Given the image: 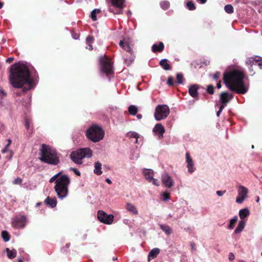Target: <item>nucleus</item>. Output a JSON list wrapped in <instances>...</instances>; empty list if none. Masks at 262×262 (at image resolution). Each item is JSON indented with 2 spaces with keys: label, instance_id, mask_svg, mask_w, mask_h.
Wrapping results in <instances>:
<instances>
[{
  "label": "nucleus",
  "instance_id": "1",
  "mask_svg": "<svg viewBox=\"0 0 262 262\" xmlns=\"http://www.w3.org/2000/svg\"><path fill=\"white\" fill-rule=\"evenodd\" d=\"M9 80L12 85L15 88H20L25 84H27L29 88L24 89L26 91L32 89L35 81L30 77L28 67L24 63H17L11 67Z\"/></svg>",
  "mask_w": 262,
  "mask_h": 262
},
{
  "label": "nucleus",
  "instance_id": "2",
  "mask_svg": "<svg viewBox=\"0 0 262 262\" xmlns=\"http://www.w3.org/2000/svg\"><path fill=\"white\" fill-rule=\"evenodd\" d=\"M245 75L239 71L233 70L224 75L226 86L230 90L238 94H244L248 92L249 86L244 81Z\"/></svg>",
  "mask_w": 262,
  "mask_h": 262
},
{
  "label": "nucleus",
  "instance_id": "3",
  "mask_svg": "<svg viewBox=\"0 0 262 262\" xmlns=\"http://www.w3.org/2000/svg\"><path fill=\"white\" fill-rule=\"evenodd\" d=\"M61 172L53 176L49 180L50 183L55 181V190L58 197L60 199L66 198L69 190L68 186L70 183V178L67 175L60 176Z\"/></svg>",
  "mask_w": 262,
  "mask_h": 262
},
{
  "label": "nucleus",
  "instance_id": "4",
  "mask_svg": "<svg viewBox=\"0 0 262 262\" xmlns=\"http://www.w3.org/2000/svg\"><path fill=\"white\" fill-rule=\"evenodd\" d=\"M39 155V160L45 163L56 165L59 162V157L56 149L49 145L42 144Z\"/></svg>",
  "mask_w": 262,
  "mask_h": 262
},
{
  "label": "nucleus",
  "instance_id": "5",
  "mask_svg": "<svg viewBox=\"0 0 262 262\" xmlns=\"http://www.w3.org/2000/svg\"><path fill=\"white\" fill-rule=\"evenodd\" d=\"M92 156V151L89 148H80L72 151L70 154L72 160L77 164H81L84 158H89Z\"/></svg>",
  "mask_w": 262,
  "mask_h": 262
},
{
  "label": "nucleus",
  "instance_id": "6",
  "mask_svg": "<svg viewBox=\"0 0 262 262\" xmlns=\"http://www.w3.org/2000/svg\"><path fill=\"white\" fill-rule=\"evenodd\" d=\"M86 136L93 142H98L104 138V131L100 126L94 124L87 130Z\"/></svg>",
  "mask_w": 262,
  "mask_h": 262
},
{
  "label": "nucleus",
  "instance_id": "7",
  "mask_svg": "<svg viewBox=\"0 0 262 262\" xmlns=\"http://www.w3.org/2000/svg\"><path fill=\"white\" fill-rule=\"evenodd\" d=\"M101 73L105 74L106 76L112 75L114 73L113 64L111 60L104 56L99 57Z\"/></svg>",
  "mask_w": 262,
  "mask_h": 262
},
{
  "label": "nucleus",
  "instance_id": "8",
  "mask_svg": "<svg viewBox=\"0 0 262 262\" xmlns=\"http://www.w3.org/2000/svg\"><path fill=\"white\" fill-rule=\"evenodd\" d=\"M170 113L169 107L166 104H159L155 108L154 117L156 120L161 121L167 118Z\"/></svg>",
  "mask_w": 262,
  "mask_h": 262
},
{
  "label": "nucleus",
  "instance_id": "9",
  "mask_svg": "<svg viewBox=\"0 0 262 262\" xmlns=\"http://www.w3.org/2000/svg\"><path fill=\"white\" fill-rule=\"evenodd\" d=\"M111 6L117 9L115 11L111 7L109 8V11L113 13L114 14H121L123 13L122 9L125 7V0H111Z\"/></svg>",
  "mask_w": 262,
  "mask_h": 262
},
{
  "label": "nucleus",
  "instance_id": "10",
  "mask_svg": "<svg viewBox=\"0 0 262 262\" xmlns=\"http://www.w3.org/2000/svg\"><path fill=\"white\" fill-rule=\"evenodd\" d=\"M143 174L145 179L149 182L156 186H159V181L154 178V171L151 169L144 168L143 169Z\"/></svg>",
  "mask_w": 262,
  "mask_h": 262
},
{
  "label": "nucleus",
  "instance_id": "11",
  "mask_svg": "<svg viewBox=\"0 0 262 262\" xmlns=\"http://www.w3.org/2000/svg\"><path fill=\"white\" fill-rule=\"evenodd\" d=\"M27 222V219L25 216H16L12 219V226L15 228H24Z\"/></svg>",
  "mask_w": 262,
  "mask_h": 262
},
{
  "label": "nucleus",
  "instance_id": "12",
  "mask_svg": "<svg viewBox=\"0 0 262 262\" xmlns=\"http://www.w3.org/2000/svg\"><path fill=\"white\" fill-rule=\"evenodd\" d=\"M238 195L236 199V202L242 204L247 198L248 189L244 186H239L237 190Z\"/></svg>",
  "mask_w": 262,
  "mask_h": 262
},
{
  "label": "nucleus",
  "instance_id": "13",
  "mask_svg": "<svg viewBox=\"0 0 262 262\" xmlns=\"http://www.w3.org/2000/svg\"><path fill=\"white\" fill-rule=\"evenodd\" d=\"M161 180L163 185L166 188H170L174 185V181L172 177L168 173L162 174Z\"/></svg>",
  "mask_w": 262,
  "mask_h": 262
},
{
  "label": "nucleus",
  "instance_id": "14",
  "mask_svg": "<svg viewBox=\"0 0 262 262\" xmlns=\"http://www.w3.org/2000/svg\"><path fill=\"white\" fill-rule=\"evenodd\" d=\"M98 220L102 223L105 224H111L114 220V215L107 214L103 211H99L97 214Z\"/></svg>",
  "mask_w": 262,
  "mask_h": 262
},
{
  "label": "nucleus",
  "instance_id": "15",
  "mask_svg": "<svg viewBox=\"0 0 262 262\" xmlns=\"http://www.w3.org/2000/svg\"><path fill=\"white\" fill-rule=\"evenodd\" d=\"M165 131L164 127L161 123L157 124L152 129V132L155 135H158L160 139L163 137V134Z\"/></svg>",
  "mask_w": 262,
  "mask_h": 262
},
{
  "label": "nucleus",
  "instance_id": "16",
  "mask_svg": "<svg viewBox=\"0 0 262 262\" xmlns=\"http://www.w3.org/2000/svg\"><path fill=\"white\" fill-rule=\"evenodd\" d=\"M186 162L187 163L188 171L190 173L193 172L195 170L193 162L189 153L188 152L186 154Z\"/></svg>",
  "mask_w": 262,
  "mask_h": 262
},
{
  "label": "nucleus",
  "instance_id": "17",
  "mask_svg": "<svg viewBox=\"0 0 262 262\" xmlns=\"http://www.w3.org/2000/svg\"><path fill=\"white\" fill-rule=\"evenodd\" d=\"M233 98L232 94H230L227 92H224L220 95V101L222 103V105H224L225 106L226 104Z\"/></svg>",
  "mask_w": 262,
  "mask_h": 262
},
{
  "label": "nucleus",
  "instance_id": "18",
  "mask_svg": "<svg viewBox=\"0 0 262 262\" xmlns=\"http://www.w3.org/2000/svg\"><path fill=\"white\" fill-rule=\"evenodd\" d=\"M132 41L129 39L120 40L119 42L120 46L127 52L132 53V49L131 48Z\"/></svg>",
  "mask_w": 262,
  "mask_h": 262
},
{
  "label": "nucleus",
  "instance_id": "19",
  "mask_svg": "<svg viewBox=\"0 0 262 262\" xmlns=\"http://www.w3.org/2000/svg\"><path fill=\"white\" fill-rule=\"evenodd\" d=\"M199 86L198 84H194L190 86L189 88V93L190 95L193 97L196 98L198 96V89Z\"/></svg>",
  "mask_w": 262,
  "mask_h": 262
},
{
  "label": "nucleus",
  "instance_id": "20",
  "mask_svg": "<svg viewBox=\"0 0 262 262\" xmlns=\"http://www.w3.org/2000/svg\"><path fill=\"white\" fill-rule=\"evenodd\" d=\"M125 208L128 212L133 215H137L138 214V211L137 207L132 203H127Z\"/></svg>",
  "mask_w": 262,
  "mask_h": 262
},
{
  "label": "nucleus",
  "instance_id": "21",
  "mask_svg": "<svg viewBox=\"0 0 262 262\" xmlns=\"http://www.w3.org/2000/svg\"><path fill=\"white\" fill-rule=\"evenodd\" d=\"M45 203L50 207L54 208L56 206L57 201L55 198L47 197L45 200Z\"/></svg>",
  "mask_w": 262,
  "mask_h": 262
},
{
  "label": "nucleus",
  "instance_id": "22",
  "mask_svg": "<svg viewBox=\"0 0 262 262\" xmlns=\"http://www.w3.org/2000/svg\"><path fill=\"white\" fill-rule=\"evenodd\" d=\"M7 256L9 259H13L14 258L17 254V251L15 249H12V250H10L9 248H7L5 249Z\"/></svg>",
  "mask_w": 262,
  "mask_h": 262
},
{
  "label": "nucleus",
  "instance_id": "23",
  "mask_svg": "<svg viewBox=\"0 0 262 262\" xmlns=\"http://www.w3.org/2000/svg\"><path fill=\"white\" fill-rule=\"evenodd\" d=\"M160 253V249L157 248L152 249L148 254V260L154 259Z\"/></svg>",
  "mask_w": 262,
  "mask_h": 262
},
{
  "label": "nucleus",
  "instance_id": "24",
  "mask_svg": "<svg viewBox=\"0 0 262 262\" xmlns=\"http://www.w3.org/2000/svg\"><path fill=\"white\" fill-rule=\"evenodd\" d=\"M101 166L102 164L100 162H97L95 163L94 172L96 174L99 176L102 174Z\"/></svg>",
  "mask_w": 262,
  "mask_h": 262
},
{
  "label": "nucleus",
  "instance_id": "25",
  "mask_svg": "<svg viewBox=\"0 0 262 262\" xmlns=\"http://www.w3.org/2000/svg\"><path fill=\"white\" fill-rule=\"evenodd\" d=\"M164 48L163 42H160L159 45L154 44L152 46V51L154 52H162Z\"/></svg>",
  "mask_w": 262,
  "mask_h": 262
},
{
  "label": "nucleus",
  "instance_id": "26",
  "mask_svg": "<svg viewBox=\"0 0 262 262\" xmlns=\"http://www.w3.org/2000/svg\"><path fill=\"white\" fill-rule=\"evenodd\" d=\"M250 214L249 210L247 208H244L241 209L239 211V217L243 220V219L245 217L248 216Z\"/></svg>",
  "mask_w": 262,
  "mask_h": 262
},
{
  "label": "nucleus",
  "instance_id": "27",
  "mask_svg": "<svg viewBox=\"0 0 262 262\" xmlns=\"http://www.w3.org/2000/svg\"><path fill=\"white\" fill-rule=\"evenodd\" d=\"M160 229L164 232L167 235H169L172 232L171 228L168 226L166 225L160 224L159 225Z\"/></svg>",
  "mask_w": 262,
  "mask_h": 262
},
{
  "label": "nucleus",
  "instance_id": "28",
  "mask_svg": "<svg viewBox=\"0 0 262 262\" xmlns=\"http://www.w3.org/2000/svg\"><path fill=\"white\" fill-rule=\"evenodd\" d=\"M245 226V222L244 220L240 221L238 224L237 227L235 230L234 232L237 234L241 233L244 229Z\"/></svg>",
  "mask_w": 262,
  "mask_h": 262
},
{
  "label": "nucleus",
  "instance_id": "29",
  "mask_svg": "<svg viewBox=\"0 0 262 262\" xmlns=\"http://www.w3.org/2000/svg\"><path fill=\"white\" fill-rule=\"evenodd\" d=\"M159 64L165 70H169L170 69V66L169 64L168 63V60L167 59L165 58L162 59L160 61Z\"/></svg>",
  "mask_w": 262,
  "mask_h": 262
},
{
  "label": "nucleus",
  "instance_id": "30",
  "mask_svg": "<svg viewBox=\"0 0 262 262\" xmlns=\"http://www.w3.org/2000/svg\"><path fill=\"white\" fill-rule=\"evenodd\" d=\"M127 136L130 138H134L136 139L135 143H137L138 142V139L139 138L140 135L136 132H129L127 133Z\"/></svg>",
  "mask_w": 262,
  "mask_h": 262
},
{
  "label": "nucleus",
  "instance_id": "31",
  "mask_svg": "<svg viewBox=\"0 0 262 262\" xmlns=\"http://www.w3.org/2000/svg\"><path fill=\"white\" fill-rule=\"evenodd\" d=\"M246 63L247 64L249 65L250 66H252L253 65L256 66V56L255 57H249L246 60Z\"/></svg>",
  "mask_w": 262,
  "mask_h": 262
},
{
  "label": "nucleus",
  "instance_id": "32",
  "mask_svg": "<svg viewBox=\"0 0 262 262\" xmlns=\"http://www.w3.org/2000/svg\"><path fill=\"white\" fill-rule=\"evenodd\" d=\"M101 10L99 9H95L92 11L91 13V17L93 20L96 21L97 20L96 14H99Z\"/></svg>",
  "mask_w": 262,
  "mask_h": 262
},
{
  "label": "nucleus",
  "instance_id": "33",
  "mask_svg": "<svg viewBox=\"0 0 262 262\" xmlns=\"http://www.w3.org/2000/svg\"><path fill=\"white\" fill-rule=\"evenodd\" d=\"M2 237L5 242H7L10 240V235L8 232L5 230L2 232Z\"/></svg>",
  "mask_w": 262,
  "mask_h": 262
},
{
  "label": "nucleus",
  "instance_id": "34",
  "mask_svg": "<svg viewBox=\"0 0 262 262\" xmlns=\"http://www.w3.org/2000/svg\"><path fill=\"white\" fill-rule=\"evenodd\" d=\"M128 112L132 115H135L138 111V108L136 106L132 105L128 107Z\"/></svg>",
  "mask_w": 262,
  "mask_h": 262
},
{
  "label": "nucleus",
  "instance_id": "35",
  "mask_svg": "<svg viewBox=\"0 0 262 262\" xmlns=\"http://www.w3.org/2000/svg\"><path fill=\"white\" fill-rule=\"evenodd\" d=\"M237 217L235 216L233 218L230 220V224L228 226V228L230 229H232L234 228V224L237 221Z\"/></svg>",
  "mask_w": 262,
  "mask_h": 262
},
{
  "label": "nucleus",
  "instance_id": "36",
  "mask_svg": "<svg viewBox=\"0 0 262 262\" xmlns=\"http://www.w3.org/2000/svg\"><path fill=\"white\" fill-rule=\"evenodd\" d=\"M160 6L163 9L165 10L169 8L170 6V3L168 1H162L160 3Z\"/></svg>",
  "mask_w": 262,
  "mask_h": 262
},
{
  "label": "nucleus",
  "instance_id": "37",
  "mask_svg": "<svg viewBox=\"0 0 262 262\" xmlns=\"http://www.w3.org/2000/svg\"><path fill=\"white\" fill-rule=\"evenodd\" d=\"M177 82L179 84H182L183 82V75L181 73L177 74Z\"/></svg>",
  "mask_w": 262,
  "mask_h": 262
},
{
  "label": "nucleus",
  "instance_id": "38",
  "mask_svg": "<svg viewBox=\"0 0 262 262\" xmlns=\"http://www.w3.org/2000/svg\"><path fill=\"white\" fill-rule=\"evenodd\" d=\"M224 10L228 13H231L233 12V8L231 5H226Z\"/></svg>",
  "mask_w": 262,
  "mask_h": 262
},
{
  "label": "nucleus",
  "instance_id": "39",
  "mask_svg": "<svg viewBox=\"0 0 262 262\" xmlns=\"http://www.w3.org/2000/svg\"><path fill=\"white\" fill-rule=\"evenodd\" d=\"M139 157V154L137 151H134L130 157V159L132 160H136Z\"/></svg>",
  "mask_w": 262,
  "mask_h": 262
},
{
  "label": "nucleus",
  "instance_id": "40",
  "mask_svg": "<svg viewBox=\"0 0 262 262\" xmlns=\"http://www.w3.org/2000/svg\"><path fill=\"white\" fill-rule=\"evenodd\" d=\"M186 6L188 9L190 10H193L195 9V7L194 6V4L192 2H188L186 3Z\"/></svg>",
  "mask_w": 262,
  "mask_h": 262
},
{
  "label": "nucleus",
  "instance_id": "41",
  "mask_svg": "<svg viewBox=\"0 0 262 262\" xmlns=\"http://www.w3.org/2000/svg\"><path fill=\"white\" fill-rule=\"evenodd\" d=\"M256 65L259 66L260 69H262V58L259 56H256Z\"/></svg>",
  "mask_w": 262,
  "mask_h": 262
},
{
  "label": "nucleus",
  "instance_id": "42",
  "mask_svg": "<svg viewBox=\"0 0 262 262\" xmlns=\"http://www.w3.org/2000/svg\"><path fill=\"white\" fill-rule=\"evenodd\" d=\"M134 58L133 57H129V58H125L124 59V63L127 66H129L131 64V63L134 61Z\"/></svg>",
  "mask_w": 262,
  "mask_h": 262
},
{
  "label": "nucleus",
  "instance_id": "43",
  "mask_svg": "<svg viewBox=\"0 0 262 262\" xmlns=\"http://www.w3.org/2000/svg\"><path fill=\"white\" fill-rule=\"evenodd\" d=\"M161 195L164 201H167L169 200V194L167 192H163Z\"/></svg>",
  "mask_w": 262,
  "mask_h": 262
},
{
  "label": "nucleus",
  "instance_id": "44",
  "mask_svg": "<svg viewBox=\"0 0 262 262\" xmlns=\"http://www.w3.org/2000/svg\"><path fill=\"white\" fill-rule=\"evenodd\" d=\"M23 182L22 179L20 178H17L15 179L13 181V184L14 185H20Z\"/></svg>",
  "mask_w": 262,
  "mask_h": 262
},
{
  "label": "nucleus",
  "instance_id": "45",
  "mask_svg": "<svg viewBox=\"0 0 262 262\" xmlns=\"http://www.w3.org/2000/svg\"><path fill=\"white\" fill-rule=\"evenodd\" d=\"M207 92L210 94H213L214 93V87L212 85H209L207 89Z\"/></svg>",
  "mask_w": 262,
  "mask_h": 262
},
{
  "label": "nucleus",
  "instance_id": "46",
  "mask_svg": "<svg viewBox=\"0 0 262 262\" xmlns=\"http://www.w3.org/2000/svg\"><path fill=\"white\" fill-rule=\"evenodd\" d=\"M173 79L171 76H169L167 80V84L170 86H172L173 85Z\"/></svg>",
  "mask_w": 262,
  "mask_h": 262
},
{
  "label": "nucleus",
  "instance_id": "47",
  "mask_svg": "<svg viewBox=\"0 0 262 262\" xmlns=\"http://www.w3.org/2000/svg\"><path fill=\"white\" fill-rule=\"evenodd\" d=\"M94 41V38L91 36H88L86 39V42L87 43H92Z\"/></svg>",
  "mask_w": 262,
  "mask_h": 262
},
{
  "label": "nucleus",
  "instance_id": "48",
  "mask_svg": "<svg viewBox=\"0 0 262 262\" xmlns=\"http://www.w3.org/2000/svg\"><path fill=\"white\" fill-rule=\"evenodd\" d=\"M70 169L73 171L74 173L77 175V176H80L81 173L77 169L75 168H71Z\"/></svg>",
  "mask_w": 262,
  "mask_h": 262
},
{
  "label": "nucleus",
  "instance_id": "49",
  "mask_svg": "<svg viewBox=\"0 0 262 262\" xmlns=\"http://www.w3.org/2000/svg\"><path fill=\"white\" fill-rule=\"evenodd\" d=\"M221 75V73L220 72H216L213 75V79L214 80H216L220 77Z\"/></svg>",
  "mask_w": 262,
  "mask_h": 262
},
{
  "label": "nucleus",
  "instance_id": "50",
  "mask_svg": "<svg viewBox=\"0 0 262 262\" xmlns=\"http://www.w3.org/2000/svg\"><path fill=\"white\" fill-rule=\"evenodd\" d=\"M30 121L28 119H25V127L27 130L29 129L30 128Z\"/></svg>",
  "mask_w": 262,
  "mask_h": 262
},
{
  "label": "nucleus",
  "instance_id": "51",
  "mask_svg": "<svg viewBox=\"0 0 262 262\" xmlns=\"http://www.w3.org/2000/svg\"><path fill=\"white\" fill-rule=\"evenodd\" d=\"M226 192V190H218L216 192V194L219 196H222Z\"/></svg>",
  "mask_w": 262,
  "mask_h": 262
},
{
  "label": "nucleus",
  "instance_id": "52",
  "mask_svg": "<svg viewBox=\"0 0 262 262\" xmlns=\"http://www.w3.org/2000/svg\"><path fill=\"white\" fill-rule=\"evenodd\" d=\"M224 107H225L224 105H222L221 106V107L220 108V110L217 111V112L216 113V115H217V117H219L220 115V114L222 112V111L224 109Z\"/></svg>",
  "mask_w": 262,
  "mask_h": 262
},
{
  "label": "nucleus",
  "instance_id": "53",
  "mask_svg": "<svg viewBox=\"0 0 262 262\" xmlns=\"http://www.w3.org/2000/svg\"><path fill=\"white\" fill-rule=\"evenodd\" d=\"M228 258L230 260H233L234 258V255L232 253H230L229 254Z\"/></svg>",
  "mask_w": 262,
  "mask_h": 262
},
{
  "label": "nucleus",
  "instance_id": "54",
  "mask_svg": "<svg viewBox=\"0 0 262 262\" xmlns=\"http://www.w3.org/2000/svg\"><path fill=\"white\" fill-rule=\"evenodd\" d=\"M9 147L8 145H6L5 148L2 150V153L5 154L7 152Z\"/></svg>",
  "mask_w": 262,
  "mask_h": 262
},
{
  "label": "nucleus",
  "instance_id": "55",
  "mask_svg": "<svg viewBox=\"0 0 262 262\" xmlns=\"http://www.w3.org/2000/svg\"><path fill=\"white\" fill-rule=\"evenodd\" d=\"M14 60V58L13 57H9L6 60V62H8V63H11Z\"/></svg>",
  "mask_w": 262,
  "mask_h": 262
},
{
  "label": "nucleus",
  "instance_id": "56",
  "mask_svg": "<svg viewBox=\"0 0 262 262\" xmlns=\"http://www.w3.org/2000/svg\"><path fill=\"white\" fill-rule=\"evenodd\" d=\"M88 46L89 47H86V48H88L89 50H92L93 49V47H92V43H88Z\"/></svg>",
  "mask_w": 262,
  "mask_h": 262
},
{
  "label": "nucleus",
  "instance_id": "57",
  "mask_svg": "<svg viewBox=\"0 0 262 262\" xmlns=\"http://www.w3.org/2000/svg\"><path fill=\"white\" fill-rule=\"evenodd\" d=\"M105 181L110 184H111L112 183V181L109 178H106L105 179Z\"/></svg>",
  "mask_w": 262,
  "mask_h": 262
},
{
  "label": "nucleus",
  "instance_id": "58",
  "mask_svg": "<svg viewBox=\"0 0 262 262\" xmlns=\"http://www.w3.org/2000/svg\"><path fill=\"white\" fill-rule=\"evenodd\" d=\"M222 85H221V81H219L217 83V85H216V87L217 89H220L221 88Z\"/></svg>",
  "mask_w": 262,
  "mask_h": 262
},
{
  "label": "nucleus",
  "instance_id": "59",
  "mask_svg": "<svg viewBox=\"0 0 262 262\" xmlns=\"http://www.w3.org/2000/svg\"><path fill=\"white\" fill-rule=\"evenodd\" d=\"M8 141V143L6 145H8V146H9L10 145V144H11V140L10 139H8L7 140Z\"/></svg>",
  "mask_w": 262,
  "mask_h": 262
},
{
  "label": "nucleus",
  "instance_id": "60",
  "mask_svg": "<svg viewBox=\"0 0 262 262\" xmlns=\"http://www.w3.org/2000/svg\"><path fill=\"white\" fill-rule=\"evenodd\" d=\"M198 1H199L201 4H205L207 0H198Z\"/></svg>",
  "mask_w": 262,
  "mask_h": 262
},
{
  "label": "nucleus",
  "instance_id": "61",
  "mask_svg": "<svg viewBox=\"0 0 262 262\" xmlns=\"http://www.w3.org/2000/svg\"><path fill=\"white\" fill-rule=\"evenodd\" d=\"M142 115H141V114H138V115H137V118H138V119H141V118H142Z\"/></svg>",
  "mask_w": 262,
  "mask_h": 262
},
{
  "label": "nucleus",
  "instance_id": "62",
  "mask_svg": "<svg viewBox=\"0 0 262 262\" xmlns=\"http://www.w3.org/2000/svg\"><path fill=\"white\" fill-rule=\"evenodd\" d=\"M127 16H129L131 15L132 14V12H130V11H128L127 12Z\"/></svg>",
  "mask_w": 262,
  "mask_h": 262
},
{
  "label": "nucleus",
  "instance_id": "63",
  "mask_svg": "<svg viewBox=\"0 0 262 262\" xmlns=\"http://www.w3.org/2000/svg\"><path fill=\"white\" fill-rule=\"evenodd\" d=\"M18 262H24L21 258H19L18 259Z\"/></svg>",
  "mask_w": 262,
  "mask_h": 262
},
{
  "label": "nucleus",
  "instance_id": "64",
  "mask_svg": "<svg viewBox=\"0 0 262 262\" xmlns=\"http://www.w3.org/2000/svg\"><path fill=\"white\" fill-rule=\"evenodd\" d=\"M3 4L2 3H0V9L3 7Z\"/></svg>",
  "mask_w": 262,
  "mask_h": 262
}]
</instances>
